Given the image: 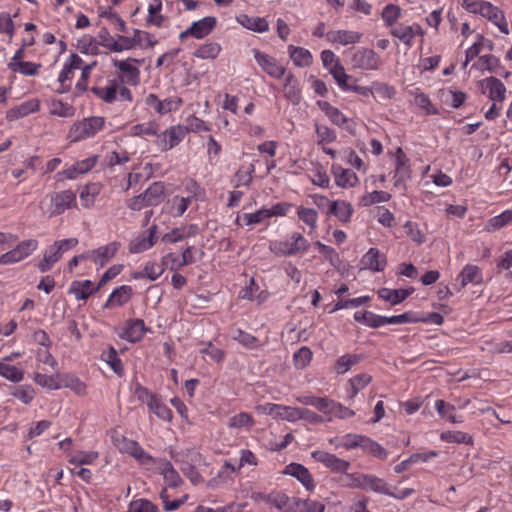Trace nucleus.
I'll use <instances>...</instances> for the list:
<instances>
[{
	"label": "nucleus",
	"instance_id": "1",
	"mask_svg": "<svg viewBox=\"0 0 512 512\" xmlns=\"http://www.w3.org/2000/svg\"><path fill=\"white\" fill-rule=\"evenodd\" d=\"M165 198V184L153 182L143 193L126 200V206L132 211H140L144 207L159 205Z\"/></svg>",
	"mask_w": 512,
	"mask_h": 512
},
{
	"label": "nucleus",
	"instance_id": "2",
	"mask_svg": "<svg viewBox=\"0 0 512 512\" xmlns=\"http://www.w3.org/2000/svg\"><path fill=\"white\" fill-rule=\"evenodd\" d=\"M77 244V238H67L55 241L45 250L43 259L37 264L39 271L45 273L51 270L54 264L62 258L63 254L66 251L76 247Z\"/></svg>",
	"mask_w": 512,
	"mask_h": 512
},
{
	"label": "nucleus",
	"instance_id": "3",
	"mask_svg": "<svg viewBox=\"0 0 512 512\" xmlns=\"http://www.w3.org/2000/svg\"><path fill=\"white\" fill-rule=\"evenodd\" d=\"M105 119L99 116L84 118L73 124L70 128L68 137L71 142H78L95 136L104 128Z\"/></svg>",
	"mask_w": 512,
	"mask_h": 512
},
{
	"label": "nucleus",
	"instance_id": "4",
	"mask_svg": "<svg viewBox=\"0 0 512 512\" xmlns=\"http://www.w3.org/2000/svg\"><path fill=\"white\" fill-rule=\"evenodd\" d=\"M308 240L298 232H293L284 241H275L270 244V250L277 256H292L308 250Z\"/></svg>",
	"mask_w": 512,
	"mask_h": 512
},
{
	"label": "nucleus",
	"instance_id": "5",
	"mask_svg": "<svg viewBox=\"0 0 512 512\" xmlns=\"http://www.w3.org/2000/svg\"><path fill=\"white\" fill-rule=\"evenodd\" d=\"M45 200H49L46 213L50 218L63 214L66 210L75 207L77 203L76 194L70 189L50 193Z\"/></svg>",
	"mask_w": 512,
	"mask_h": 512
},
{
	"label": "nucleus",
	"instance_id": "6",
	"mask_svg": "<svg viewBox=\"0 0 512 512\" xmlns=\"http://www.w3.org/2000/svg\"><path fill=\"white\" fill-rule=\"evenodd\" d=\"M471 13L480 14L487 18L504 34H509V28L503 12L488 1H480V4H471Z\"/></svg>",
	"mask_w": 512,
	"mask_h": 512
},
{
	"label": "nucleus",
	"instance_id": "7",
	"mask_svg": "<svg viewBox=\"0 0 512 512\" xmlns=\"http://www.w3.org/2000/svg\"><path fill=\"white\" fill-rule=\"evenodd\" d=\"M351 64L354 68L362 70H377L380 67L381 60L374 50L359 48L353 52Z\"/></svg>",
	"mask_w": 512,
	"mask_h": 512
},
{
	"label": "nucleus",
	"instance_id": "8",
	"mask_svg": "<svg viewBox=\"0 0 512 512\" xmlns=\"http://www.w3.org/2000/svg\"><path fill=\"white\" fill-rule=\"evenodd\" d=\"M317 106L325 113L334 125L344 128L351 134L354 132V122L348 119L338 108L323 100L317 101Z\"/></svg>",
	"mask_w": 512,
	"mask_h": 512
},
{
	"label": "nucleus",
	"instance_id": "9",
	"mask_svg": "<svg viewBox=\"0 0 512 512\" xmlns=\"http://www.w3.org/2000/svg\"><path fill=\"white\" fill-rule=\"evenodd\" d=\"M312 457L317 462L322 463L325 467L336 473H346L351 466L349 461L341 459L326 451H314L312 452Z\"/></svg>",
	"mask_w": 512,
	"mask_h": 512
},
{
	"label": "nucleus",
	"instance_id": "10",
	"mask_svg": "<svg viewBox=\"0 0 512 512\" xmlns=\"http://www.w3.org/2000/svg\"><path fill=\"white\" fill-rule=\"evenodd\" d=\"M131 62L140 63V60L129 58L127 60L114 61V66L122 72V75L118 76L116 79L120 80V78H122L123 83L136 86L140 82V70L136 66L132 65Z\"/></svg>",
	"mask_w": 512,
	"mask_h": 512
},
{
	"label": "nucleus",
	"instance_id": "11",
	"mask_svg": "<svg viewBox=\"0 0 512 512\" xmlns=\"http://www.w3.org/2000/svg\"><path fill=\"white\" fill-rule=\"evenodd\" d=\"M254 58L257 64L271 77L280 79L285 75V68L274 57L255 49Z\"/></svg>",
	"mask_w": 512,
	"mask_h": 512
},
{
	"label": "nucleus",
	"instance_id": "12",
	"mask_svg": "<svg viewBox=\"0 0 512 512\" xmlns=\"http://www.w3.org/2000/svg\"><path fill=\"white\" fill-rule=\"evenodd\" d=\"M181 98H166L160 100L155 94H148L145 98V104L152 107L158 114L164 115L176 111L182 105Z\"/></svg>",
	"mask_w": 512,
	"mask_h": 512
},
{
	"label": "nucleus",
	"instance_id": "13",
	"mask_svg": "<svg viewBox=\"0 0 512 512\" xmlns=\"http://www.w3.org/2000/svg\"><path fill=\"white\" fill-rule=\"evenodd\" d=\"M187 129L182 125L171 126L162 134L159 146L162 151H168L177 146L185 138Z\"/></svg>",
	"mask_w": 512,
	"mask_h": 512
},
{
	"label": "nucleus",
	"instance_id": "14",
	"mask_svg": "<svg viewBox=\"0 0 512 512\" xmlns=\"http://www.w3.org/2000/svg\"><path fill=\"white\" fill-rule=\"evenodd\" d=\"M148 234H140L138 237L133 239L129 245V251L133 254L142 253L150 249L157 241V225L153 224L148 229Z\"/></svg>",
	"mask_w": 512,
	"mask_h": 512
},
{
	"label": "nucleus",
	"instance_id": "15",
	"mask_svg": "<svg viewBox=\"0 0 512 512\" xmlns=\"http://www.w3.org/2000/svg\"><path fill=\"white\" fill-rule=\"evenodd\" d=\"M266 501L282 512H299V509H297L298 498L288 497L283 492L270 493Z\"/></svg>",
	"mask_w": 512,
	"mask_h": 512
},
{
	"label": "nucleus",
	"instance_id": "16",
	"mask_svg": "<svg viewBox=\"0 0 512 512\" xmlns=\"http://www.w3.org/2000/svg\"><path fill=\"white\" fill-rule=\"evenodd\" d=\"M285 475L295 477L307 490L315 488L314 480L309 470L299 463L288 464L283 472Z\"/></svg>",
	"mask_w": 512,
	"mask_h": 512
},
{
	"label": "nucleus",
	"instance_id": "17",
	"mask_svg": "<svg viewBox=\"0 0 512 512\" xmlns=\"http://www.w3.org/2000/svg\"><path fill=\"white\" fill-rule=\"evenodd\" d=\"M395 156L396 168L394 174V186L398 187L411 177V169L409 165V159L402 148H397Z\"/></svg>",
	"mask_w": 512,
	"mask_h": 512
},
{
	"label": "nucleus",
	"instance_id": "18",
	"mask_svg": "<svg viewBox=\"0 0 512 512\" xmlns=\"http://www.w3.org/2000/svg\"><path fill=\"white\" fill-rule=\"evenodd\" d=\"M40 109V102L37 99H30L16 105L6 112V119L8 121H15L17 119L26 117Z\"/></svg>",
	"mask_w": 512,
	"mask_h": 512
},
{
	"label": "nucleus",
	"instance_id": "19",
	"mask_svg": "<svg viewBox=\"0 0 512 512\" xmlns=\"http://www.w3.org/2000/svg\"><path fill=\"white\" fill-rule=\"evenodd\" d=\"M363 34L350 30H331L326 33V39L332 44L349 45L359 43Z\"/></svg>",
	"mask_w": 512,
	"mask_h": 512
},
{
	"label": "nucleus",
	"instance_id": "20",
	"mask_svg": "<svg viewBox=\"0 0 512 512\" xmlns=\"http://www.w3.org/2000/svg\"><path fill=\"white\" fill-rule=\"evenodd\" d=\"M361 264L373 272H381L387 265V258L377 248H370L362 257Z\"/></svg>",
	"mask_w": 512,
	"mask_h": 512
},
{
	"label": "nucleus",
	"instance_id": "21",
	"mask_svg": "<svg viewBox=\"0 0 512 512\" xmlns=\"http://www.w3.org/2000/svg\"><path fill=\"white\" fill-rule=\"evenodd\" d=\"M146 331L147 328L142 319H131L126 322V327L120 334V337L131 343H135L143 338Z\"/></svg>",
	"mask_w": 512,
	"mask_h": 512
},
{
	"label": "nucleus",
	"instance_id": "22",
	"mask_svg": "<svg viewBox=\"0 0 512 512\" xmlns=\"http://www.w3.org/2000/svg\"><path fill=\"white\" fill-rule=\"evenodd\" d=\"M120 247L119 242H111L105 246H101L90 253V259L95 264H98L100 266H104L106 263H108L114 255L117 253L118 249Z\"/></svg>",
	"mask_w": 512,
	"mask_h": 512
},
{
	"label": "nucleus",
	"instance_id": "23",
	"mask_svg": "<svg viewBox=\"0 0 512 512\" xmlns=\"http://www.w3.org/2000/svg\"><path fill=\"white\" fill-rule=\"evenodd\" d=\"M123 84V79H111L108 81L107 86L105 87H97L94 86L91 88V92L96 95L98 98L103 100L106 103H113L117 98V92L119 86Z\"/></svg>",
	"mask_w": 512,
	"mask_h": 512
},
{
	"label": "nucleus",
	"instance_id": "24",
	"mask_svg": "<svg viewBox=\"0 0 512 512\" xmlns=\"http://www.w3.org/2000/svg\"><path fill=\"white\" fill-rule=\"evenodd\" d=\"M458 279L460 280V290L466 287L468 284H481L483 281V275L481 269L478 266L467 264L459 273Z\"/></svg>",
	"mask_w": 512,
	"mask_h": 512
},
{
	"label": "nucleus",
	"instance_id": "25",
	"mask_svg": "<svg viewBox=\"0 0 512 512\" xmlns=\"http://www.w3.org/2000/svg\"><path fill=\"white\" fill-rule=\"evenodd\" d=\"M217 24V20L213 16L204 17L192 23L189 27V33L196 39H202L209 35Z\"/></svg>",
	"mask_w": 512,
	"mask_h": 512
},
{
	"label": "nucleus",
	"instance_id": "26",
	"mask_svg": "<svg viewBox=\"0 0 512 512\" xmlns=\"http://www.w3.org/2000/svg\"><path fill=\"white\" fill-rule=\"evenodd\" d=\"M413 292V287L407 289L381 288L378 290L377 294L381 299L389 302L391 305H397L406 300Z\"/></svg>",
	"mask_w": 512,
	"mask_h": 512
},
{
	"label": "nucleus",
	"instance_id": "27",
	"mask_svg": "<svg viewBox=\"0 0 512 512\" xmlns=\"http://www.w3.org/2000/svg\"><path fill=\"white\" fill-rule=\"evenodd\" d=\"M133 294L131 286L122 285L116 288L108 297L103 308H112L115 306H123L126 304Z\"/></svg>",
	"mask_w": 512,
	"mask_h": 512
},
{
	"label": "nucleus",
	"instance_id": "28",
	"mask_svg": "<svg viewBox=\"0 0 512 512\" xmlns=\"http://www.w3.org/2000/svg\"><path fill=\"white\" fill-rule=\"evenodd\" d=\"M99 290V287H93L90 280L73 281L69 287L68 292L75 295L78 300H86L90 295Z\"/></svg>",
	"mask_w": 512,
	"mask_h": 512
},
{
	"label": "nucleus",
	"instance_id": "29",
	"mask_svg": "<svg viewBox=\"0 0 512 512\" xmlns=\"http://www.w3.org/2000/svg\"><path fill=\"white\" fill-rule=\"evenodd\" d=\"M332 171L335 177V182L340 187H354L359 181L356 173L351 169H343L340 166H333Z\"/></svg>",
	"mask_w": 512,
	"mask_h": 512
},
{
	"label": "nucleus",
	"instance_id": "30",
	"mask_svg": "<svg viewBox=\"0 0 512 512\" xmlns=\"http://www.w3.org/2000/svg\"><path fill=\"white\" fill-rule=\"evenodd\" d=\"M482 87L489 90V98L493 101L502 102L505 99L506 88L496 77H488L482 81Z\"/></svg>",
	"mask_w": 512,
	"mask_h": 512
},
{
	"label": "nucleus",
	"instance_id": "31",
	"mask_svg": "<svg viewBox=\"0 0 512 512\" xmlns=\"http://www.w3.org/2000/svg\"><path fill=\"white\" fill-rule=\"evenodd\" d=\"M198 228L196 225L188 227L175 228L171 232L163 235L162 241L164 243H177L186 238L193 237L197 234Z\"/></svg>",
	"mask_w": 512,
	"mask_h": 512
},
{
	"label": "nucleus",
	"instance_id": "32",
	"mask_svg": "<svg viewBox=\"0 0 512 512\" xmlns=\"http://www.w3.org/2000/svg\"><path fill=\"white\" fill-rule=\"evenodd\" d=\"M59 378V389L69 388L79 396L86 394V384L81 381L78 377L72 374L57 375Z\"/></svg>",
	"mask_w": 512,
	"mask_h": 512
},
{
	"label": "nucleus",
	"instance_id": "33",
	"mask_svg": "<svg viewBox=\"0 0 512 512\" xmlns=\"http://www.w3.org/2000/svg\"><path fill=\"white\" fill-rule=\"evenodd\" d=\"M327 213L336 216L339 221L347 223L353 214V207L346 201H332Z\"/></svg>",
	"mask_w": 512,
	"mask_h": 512
},
{
	"label": "nucleus",
	"instance_id": "34",
	"mask_svg": "<svg viewBox=\"0 0 512 512\" xmlns=\"http://www.w3.org/2000/svg\"><path fill=\"white\" fill-rule=\"evenodd\" d=\"M236 471L238 469L233 464L225 461L218 474L208 481L207 486L211 489L218 488L222 483L232 480V476Z\"/></svg>",
	"mask_w": 512,
	"mask_h": 512
},
{
	"label": "nucleus",
	"instance_id": "35",
	"mask_svg": "<svg viewBox=\"0 0 512 512\" xmlns=\"http://www.w3.org/2000/svg\"><path fill=\"white\" fill-rule=\"evenodd\" d=\"M143 35L147 37L146 34L141 33V30H134L133 37H125V36H118V40H115V43H111L112 45V51L114 52H121L123 50H130L134 48L137 44H141L140 36Z\"/></svg>",
	"mask_w": 512,
	"mask_h": 512
},
{
	"label": "nucleus",
	"instance_id": "36",
	"mask_svg": "<svg viewBox=\"0 0 512 512\" xmlns=\"http://www.w3.org/2000/svg\"><path fill=\"white\" fill-rule=\"evenodd\" d=\"M101 359L105 361L119 377L124 375L122 361L113 346H110L107 350L102 352Z\"/></svg>",
	"mask_w": 512,
	"mask_h": 512
},
{
	"label": "nucleus",
	"instance_id": "37",
	"mask_svg": "<svg viewBox=\"0 0 512 512\" xmlns=\"http://www.w3.org/2000/svg\"><path fill=\"white\" fill-rule=\"evenodd\" d=\"M364 480V489L374 491L376 493L389 495L391 494V489L384 479L378 478L375 475L365 474Z\"/></svg>",
	"mask_w": 512,
	"mask_h": 512
},
{
	"label": "nucleus",
	"instance_id": "38",
	"mask_svg": "<svg viewBox=\"0 0 512 512\" xmlns=\"http://www.w3.org/2000/svg\"><path fill=\"white\" fill-rule=\"evenodd\" d=\"M290 58L293 63L299 67L309 66L312 61V55L309 50L302 47H294L292 45L288 48Z\"/></svg>",
	"mask_w": 512,
	"mask_h": 512
},
{
	"label": "nucleus",
	"instance_id": "39",
	"mask_svg": "<svg viewBox=\"0 0 512 512\" xmlns=\"http://www.w3.org/2000/svg\"><path fill=\"white\" fill-rule=\"evenodd\" d=\"M161 474L163 475V478L168 486L172 488L179 487L183 483L179 473L174 469L172 463L168 460L163 462L161 467Z\"/></svg>",
	"mask_w": 512,
	"mask_h": 512
},
{
	"label": "nucleus",
	"instance_id": "40",
	"mask_svg": "<svg viewBox=\"0 0 512 512\" xmlns=\"http://www.w3.org/2000/svg\"><path fill=\"white\" fill-rule=\"evenodd\" d=\"M38 248V241L36 239H27L18 243L15 248L12 249L17 261L30 256Z\"/></svg>",
	"mask_w": 512,
	"mask_h": 512
},
{
	"label": "nucleus",
	"instance_id": "41",
	"mask_svg": "<svg viewBox=\"0 0 512 512\" xmlns=\"http://www.w3.org/2000/svg\"><path fill=\"white\" fill-rule=\"evenodd\" d=\"M372 381V376L367 373H361L349 380L350 390L349 399H353L359 391L364 389Z\"/></svg>",
	"mask_w": 512,
	"mask_h": 512
},
{
	"label": "nucleus",
	"instance_id": "42",
	"mask_svg": "<svg viewBox=\"0 0 512 512\" xmlns=\"http://www.w3.org/2000/svg\"><path fill=\"white\" fill-rule=\"evenodd\" d=\"M354 319L372 328L383 326V316L377 315L370 311H357L354 313Z\"/></svg>",
	"mask_w": 512,
	"mask_h": 512
},
{
	"label": "nucleus",
	"instance_id": "43",
	"mask_svg": "<svg viewBox=\"0 0 512 512\" xmlns=\"http://www.w3.org/2000/svg\"><path fill=\"white\" fill-rule=\"evenodd\" d=\"M221 51L220 44L209 42L201 45L193 52V56L200 59H215Z\"/></svg>",
	"mask_w": 512,
	"mask_h": 512
},
{
	"label": "nucleus",
	"instance_id": "44",
	"mask_svg": "<svg viewBox=\"0 0 512 512\" xmlns=\"http://www.w3.org/2000/svg\"><path fill=\"white\" fill-rule=\"evenodd\" d=\"M49 111L52 115L64 118H70L75 115V108L61 100L51 101Z\"/></svg>",
	"mask_w": 512,
	"mask_h": 512
},
{
	"label": "nucleus",
	"instance_id": "45",
	"mask_svg": "<svg viewBox=\"0 0 512 512\" xmlns=\"http://www.w3.org/2000/svg\"><path fill=\"white\" fill-rule=\"evenodd\" d=\"M149 410L155 414L159 419L164 421L172 420V411L171 409L162 402L161 398L158 396L151 405L148 407Z\"/></svg>",
	"mask_w": 512,
	"mask_h": 512
},
{
	"label": "nucleus",
	"instance_id": "46",
	"mask_svg": "<svg viewBox=\"0 0 512 512\" xmlns=\"http://www.w3.org/2000/svg\"><path fill=\"white\" fill-rule=\"evenodd\" d=\"M232 339L243 345L248 349H255L259 346V340L257 337L243 331L242 329H235L232 335Z\"/></svg>",
	"mask_w": 512,
	"mask_h": 512
},
{
	"label": "nucleus",
	"instance_id": "47",
	"mask_svg": "<svg viewBox=\"0 0 512 512\" xmlns=\"http://www.w3.org/2000/svg\"><path fill=\"white\" fill-rule=\"evenodd\" d=\"M0 375L14 383H18L24 378V372L22 370L18 369L14 365H9L2 361H0Z\"/></svg>",
	"mask_w": 512,
	"mask_h": 512
},
{
	"label": "nucleus",
	"instance_id": "48",
	"mask_svg": "<svg viewBox=\"0 0 512 512\" xmlns=\"http://www.w3.org/2000/svg\"><path fill=\"white\" fill-rule=\"evenodd\" d=\"M244 20L240 21L241 24L255 32L264 33L269 30L268 22L261 17H248L247 15L243 16Z\"/></svg>",
	"mask_w": 512,
	"mask_h": 512
},
{
	"label": "nucleus",
	"instance_id": "49",
	"mask_svg": "<svg viewBox=\"0 0 512 512\" xmlns=\"http://www.w3.org/2000/svg\"><path fill=\"white\" fill-rule=\"evenodd\" d=\"M391 34L408 47L412 45V40L415 37L413 26L399 25L391 30Z\"/></svg>",
	"mask_w": 512,
	"mask_h": 512
},
{
	"label": "nucleus",
	"instance_id": "50",
	"mask_svg": "<svg viewBox=\"0 0 512 512\" xmlns=\"http://www.w3.org/2000/svg\"><path fill=\"white\" fill-rule=\"evenodd\" d=\"M441 439L448 443L472 444L473 438L468 433L462 431H447L441 434Z\"/></svg>",
	"mask_w": 512,
	"mask_h": 512
},
{
	"label": "nucleus",
	"instance_id": "51",
	"mask_svg": "<svg viewBox=\"0 0 512 512\" xmlns=\"http://www.w3.org/2000/svg\"><path fill=\"white\" fill-rule=\"evenodd\" d=\"M383 326L387 324L418 323V316L415 312L409 311L400 315L383 316Z\"/></svg>",
	"mask_w": 512,
	"mask_h": 512
},
{
	"label": "nucleus",
	"instance_id": "52",
	"mask_svg": "<svg viewBox=\"0 0 512 512\" xmlns=\"http://www.w3.org/2000/svg\"><path fill=\"white\" fill-rule=\"evenodd\" d=\"M435 408L442 418H445L452 423L461 422L456 419L454 415L455 407L452 404L445 402L444 400H437L435 402Z\"/></svg>",
	"mask_w": 512,
	"mask_h": 512
},
{
	"label": "nucleus",
	"instance_id": "53",
	"mask_svg": "<svg viewBox=\"0 0 512 512\" xmlns=\"http://www.w3.org/2000/svg\"><path fill=\"white\" fill-rule=\"evenodd\" d=\"M360 361V356L355 354H345L338 358L335 369L338 374H344L347 372L353 365L357 364Z\"/></svg>",
	"mask_w": 512,
	"mask_h": 512
},
{
	"label": "nucleus",
	"instance_id": "54",
	"mask_svg": "<svg viewBox=\"0 0 512 512\" xmlns=\"http://www.w3.org/2000/svg\"><path fill=\"white\" fill-rule=\"evenodd\" d=\"M381 16L386 26L391 27L400 18L401 8L394 4H388L384 7Z\"/></svg>",
	"mask_w": 512,
	"mask_h": 512
},
{
	"label": "nucleus",
	"instance_id": "55",
	"mask_svg": "<svg viewBox=\"0 0 512 512\" xmlns=\"http://www.w3.org/2000/svg\"><path fill=\"white\" fill-rule=\"evenodd\" d=\"M98 458V452L94 451H78L74 453L69 462L75 465H88L92 464Z\"/></svg>",
	"mask_w": 512,
	"mask_h": 512
},
{
	"label": "nucleus",
	"instance_id": "56",
	"mask_svg": "<svg viewBox=\"0 0 512 512\" xmlns=\"http://www.w3.org/2000/svg\"><path fill=\"white\" fill-rule=\"evenodd\" d=\"M312 351L306 347L303 346L299 350H297L294 353L293 361L294 365L297 369H303L305 368L312 360Z\"/></svg>",
	"mask_w": 512,
	"mask_h": 512
},
{
	"label": "nucleus",
	"instance_id": "57",
	"mask_svg": "<svg viewBox=\"0 0 512 512\" xmlns=\"http://www.w3.org/2000/svg\"><path fill=\"white\" fill-rule=\"evenodd\" d=\"M391 199V194L385 191H373L364 195L361 199L363 206H370L376 203L387 202Z\"/></svg>",
	"mask_w": 512,
	"mask_h": 512
},
{
	"label": "nucleus",
	"instance_id": "58",
	"mask_svg": "<svg viewBox=\"0 0 512 512\" xmlns=\"http://www.w3.org/2000/svg\"><path fill=\"white\" fill-rule=\"evenodd\" d=\"M330 74L333 76L338 86L347 91L350 84H348L347 80L350 78L349 75L346 74L344 67L341 64H337L330 68Z\"/></svg>",
	"mask_w": 512,
	"mask_h": 512
},
{
	"label": "nucleus",
	"instance_id": "59",
	"mask_svg": "<svg viewBox=\"0 0 512 512\" xmlns=\"http://www.w3.org/2000/svg\"><path fill=\"white\" fill-rule=\"evenodd\" d=\"M157 131L158 124L153 121L136 124L131 127V134L133 136L157 135Z\"/></svg>",
	"mask_w": 512,
	"mask_h": 512
},
{
	"label": "nucleus",
	"instance_id": "60",
	"mask_svg": "<svg viewBox=\"0 0 512 512\" xmlns=\"http://www.w3.org/2000/svg\"><path fill=\"white\" fill-rule=\"evenodd\" d=\"M128 512H159L156 505L147 499L134 500L129 504Z\"/></svg>",
	"mask_w": 512,
	"mask_h": 512
},
{
	"label": "nucleus",
	"instance_id": "61",
	"mask_svg": "<svg viewBox=\"0 0 512 512\" xmlns=\"http://www.w3.org/2000/svg\"><path fill=\"white\" fill-rule=\"evenodd\" d=\"M11 394L24 404H29L35 396V391L30 385H22L15 387Z\"/></svg>",
	"mask_w": 512,
	"mask_h": 512
},
{
	"label": "nucleus",
	"instance_id": "62",
	"mask_svg": "<svg viewBox=\"0 0 512 512\" xmlns=\"http://www.w3.org/2000/svg\"><path fill=\"white\" fill-rule=\"evenodd\" d=\"M298 217L306 223L312 230L317 227L318 214L314 209L300 207L297 211Z\"/></svg>",
	"mask_w": 512,
	"mask_h": 512
},
{
	"label": "nucleus",
	"instance_id": "63",
	"mask_svg": "<svg viewBox=\"0 0 512 512\" xmlns=\"http://www.w3.org/2000/svg\"><path fill=\"white\" fill-rule=\"evenodd\" d=\"M512 222V210H506L489 220V229L498 230Z\"/></svg>",
	"mask_w": 512,
	"mask_h": 512
},
{
	"label": "nucleus",
	"instance_id": "64",
	"mask_svg": "<svg viewBox=\"0 0 512 512\" xmlns=\"http://www.w3.org/2000/svg\"><path fill=\"white\" fill-rule=\"evenodd\" d=\"M297 509H299V512H324L325 505L315 500H302L298 498Z\"/></svg>",
	"mask_w": 512,
	"mask_h": 512
}]
</instances>
